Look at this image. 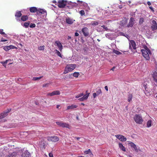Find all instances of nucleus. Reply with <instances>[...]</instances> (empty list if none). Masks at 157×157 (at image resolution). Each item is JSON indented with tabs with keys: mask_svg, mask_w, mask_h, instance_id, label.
<instances>
[{
	"mask_svg": "<svg viewBox=\"0 0 157 157\" xmlns=\"http://www.w3.org/2000/svg\"><path fill=\"white\" fill-rule=\"evenodd\" d=\"M31 13L36 12L37 14H39L40 13L43 14L44 16H46L47 15L46 11L43 9H37V8L35 7H31L29 9Z\"/></svg>",
	"mask_w": 157,
	"mask_h": 157,
	"instance_id": "f257e3e1",
	"label": "nucleus"
},
{
	"mask_svg": "<svg viewBox=\"0 0 157 157\" xmlns=\"http://www.w3.org/2000/svg\"><path fill=\"white\" fill-rule=\"evenodd\" d=\"M75 67L76 65L74 64H70L67 65L65 68L63 74H66L69 72L72 71Z\"/></svg>",
	"mask_w": 157,
	"mask_h": 157,
	"instance_id": "f03ea898",
	"label": "nucleus"
},
{
	"mask_svg": "<svg viewBox=\"0 0 157 157\" xmlns=\"http://www.w3.org/2000/svg\"><path fill=\"white\" fill-rule=\"evenodd\" d=\"M133 119L136 123L139 124H141L144 121L140 114H135L133 117Z\"/></svg>",
	"mask_w": 157,
	"mask_h": 157,
	"instance_id": "7ed1b4c3",
	"label": "nucleus"
},
{
	"mask_svg": "<svg viewBox=\"0 0 157 157\" xmlns=\"http://www.w3.org/2000/svg\"><path fill=\"white\" fill-rule=\"evenodd\" d=\"M142 55L146 59V60H149L150 59V57L149 54H151V53L150 51V52L148 50L147 51L144 50H141Z\"/></svg>",
	"mask_w": 157,
	"mask_h": 157,
	"instance_id": "20e7f679",
	"label": "nucleus"
},
{
	"mask_svg": "<svg viewBox=\"0 0 157 157\" xmlns=\"http://www.w3.org/2000/svg\"><path fill=\"white\" fill-rule=\"evenodd\" d=\"M56 123L58 126L63 128H66L69 129L70 128V126L69 124L63 122V121L56 122Z\"/></svg>",
	"mask_w": 157,
	"mask_h": 157,
	"instance_id": "39448f33",
	"label": "nucleus"
},
{
	"mask_svg": "<svg viewBox=\"0 0 157 157\" xmlns=\"http://www.w3.org/2000/svg\"><path fill=\"white\" fill-rule=\"evenodd\" d=\"M11 109H8L4 111L3 113L0 114V119H1L6 117L8 113L11 111Z\"/></svg>",
	"mask_w": 157,
	"mask_h": 157,
	"instance_id": "423d86ee",
	"label": "nucleus"
},
{
	"mask_svg": "<svg viewBox=\"0 0 157 157\" xmlns=\"http://www.w3.org/2000/svg\"><path fill=\"white\" fill-rule=\"evenodd\" d=\"M47 140L49 141L56 142L58 141L59 140V138L56 136H48L47 138Z\"/></svg>",
	"mask_w": 157,
	"mask_h": 157,
	"instance_id": "0eeeda50",
	"label": "nucleus"
},
{
	"mask_svg": "<svg viewBox=\"0 0 157 157\" xmlns=\"http://www.w3.org/2000/svg\"><path fill=\"white\" fill-rule=\"evenodd\" d=\"M58 6L60 8H64L67 4V2L63 0H60L58 1Z\"/></svg>",
	"mask_w": 157,
	"mask_h": 157,
	"instance_id": "6e6552de",
	"label": "nucleus"
},
{
	"mask_svg": "<svg viewBox=\"0 0 157 157\" xmlns=\"http://www.w3.org/2000/svg\"><path fill=\"white\" fill-rule=\"evenodd\" d=\"M129 48L131 50H132V46L134 49H136V44L135 41L133 40H131L129 41Z\"/></svg>",
	"mask_w": 157,
	"mask_h": 157,
	"instance_id": "1a4fd4ad",
	"label": "nucleus"
},
{
	"mask_svg": "<svg viewBox=\"0 0 157 157\" xmlns=\"http://www.w3.org/2000/svg\"><path fill=\"white\" fill-rule=\"evenodd\" d=\"M115 136L117 139H118L121 141H125L127 140L126 138L121 135H116Z\"/></svg>",
	"mask_w": 157,
	"mask_h": 157,
	"instance_id": "9d476101",
	"label": "nucleus"
},
{
	"mask_svg": "<svg viewBox=\"0 0 157 157\" xmlns=\"http://www.w3.org/2000/svg\"><path fill=\"white\" fill-rule=\"evenodd\" d=\"M86 94L84 95L83 97L81 98L78 99L80 101H83L87 99L89 96L90 93L88 92V91L86 90Z\"/></svg>",
	"mask_w": 157,
	"mask_h": 157,
	"instance_id": "9b49d317",
	"label": "nucleus"
},
{
	"mask_svg": "<svg viewBox=\"0 0 157 157\" xmlns=\"http://www.w3.org/2000/svg\"><path fill=\"white\" fill-rule=\"evenodd\" d=\"M82 32L85 36L86 37L89 35V29L87 28L86 27L82 28Z\"/></svg>",
	"mask_w": 157,
	"mask_h": 157,
	"instance_id": "f8f14e48",
	"label": "nucleus"
},
{
	"mask_svg": "<svg viewBox=\"0 0 157 157\" xmlns=\"http://www.w3.org/2000/svg\"><path fill=\"white\" fill-rule=\"evenodd\" d=\"M60 94L59 90H57L54 91L51 93H48L47 94L48 96H52L55 95H59Z\"/></svg>",
	"mask_w": 157,
	"mask_h": 157,
	"instance_id": "ddd939ff",
	"label": "nucleus"
},
{
	"mask_svg": "<svg viewBox=\"0 0 157 157\" xmlns=\"http://www.w3.org/2000/svg\"><path fill=\"white\" fill-rule=\"evenodd\" d=\"M151 28L152 30H156L157 29V23L155 20L152 21Z\"/></svg>",
	"mask_w": 157,
	"mask_h": 157,
	"instance_id": "4468645a",
	"label": "nucleus"
},
{
	"mask_svg": "<svg viewBox=\"0 0 157 157\" xmlns=\"http://www.w3.org/2000/svg\"><path fill=\"white\" fill-rule=\"evenodd\" d=\"M135 21L134 19L132 17L130 18L128 24L127 25V27H132L134 24V21Z\"/></svg>",
	"mask_w": 157,
	"mask_h": 157,
	"instance_id": "2eb2a0df",
	"label": "nucleus"
},
{
	"mask_svg": "<svg viewBox=\"0 0 157 157\" xmlns=\"http://www.w3.org/2000/svg\"><path fill=\"white\" fill-rule=\"evenodd\" d=\"M75 20L73 19L68 17L66 19V22L68 25H71L73 23Z\"/></svg>",
	"mask_w": 157,
	"mask_h": 157,
	"instance_id": "dca6fc26",
	"label": "nucleus"
},
{
	"mask_svg": "<svg viewBox=\"0 0 157 157\" xmlns=\"http://www.w3.org/2000/svg\"><path fill=\"white\" fill-rule=\"evenodd\" d=\"M55 43L56 44L60 51L61 52L63 49V46L61 43L59 41H56L55 42Z\"/></svg>",
	"mask_w": 157,
	"mask_h": 157,
	"instance_id": "f3484780",
	"label": "nucleus"
},
{
	"mask_svg": "<svg viewBox=\"0 0 157 157\" xmlns=\"http://www.w3.org/2000/svg\"><path fill=\"white\" fill-rule=\"evenodd\" d=\"M152 75L153 81L157 83V72L156 71L154 72Z\"/></svg>",
	"mask_w": 157,
	"mask_h": 157,
	"instance_id": "a211bd4d",
	"label": "nucleus"
},
{
	"mask_svg": "<svg viewBox=\"0 0 157 157\" xmlns=\"http://www.w3.org/2000/svg\"><path fill=\"white\" fill-rule=\"evenodd\" d=\"M30 153L27 150L25 151L21 155L22 157H29Z\"/></svg>",
	"mask_w": 157,
	"mask_h": 157,
	"instance_id": "6ab92c4d",
	"label": "nucleus"
},
{
	"mask_svg": "<svg viewBox=\"0 0 157 157\" xmlns=\"http://www.w3.org/2000/svg\"><path fill=\"white\" fill-rule=\"evenodd\" d=\"M78 107V106L75 105H71L68 106L67 107V110L69 109H73Z\"/></svg>",
	"mask_w": 157,
	"mask_h": 157,
	"instance_id": "aec40b11",
	"label": "nucleus"
},
{
	"mask_svg": "<svg viewBox=\"0 0 157 157\" xmlns=\"http://www.w3.org/2000/svg\"><path fill=\"white\" fill-rule=\"evenodd\" d=\"M145 93L147 96H149L151 95L152 92L150 89L147 88V90H145Z\"/></svg>",
	"mask_w": 157,
	"mask_h": 157,
	"instance_id": "412c9836",
	"label": "nucleus"
},
{
	"mask_svg": "<svg viewBox=\"0 0 157 157\" xmlns=\"http://www.w3.org/2000/svg\"><path fill=\"white\" fill-rule=\"evenodd\" d=\"M130 144L131 146L136 151L138 152V150H137V147L136 145L133 142H130Z\"/></svg>",
	"mask_w": 157,
	"mask_h": 157,
	"instance_id": "4be33fe9",
	"label": "nucleus"
},
{
	"mask_svg": "<svg viewBox=\"0 0 157 157\" xmlns=\"http://www.w3.org/2000/svg\"><path fill=\"white\" fill-rule=\"evenodd\" d=\"M119 148L123 151H125L126 149L123 144L120 143H119Z\"/></svg>",
	"mask_w": 157,
	"mask_h": 157,
	"instance_id": "5701e85b",
	"label": "nucleus"
},
{
	"mask_svg": "<svg viewBox=\"0 0 157 157\" xmlns=\"http://www.w3.org/2000/svg\"><path fill=\"white\" fill-rule=\"evenodd\" d=\"M21 19L22 21H25L28 19V17L27 15H23L21 17Z\"/></svg>",
	"mask_w": 157,
	"mask_h": 157,
	"instance_id": "b1692460",
	"label": "nucleus"
},
{
	"mask_svg": "<svg viewBox=\"0 0 157 157\" xmlns=\"http://www.w3.org/2000/svg\"><path fill=\"white\" fill-rule=\"evenodd\" d=\"M22 14L21 12L20 11H18L15 14V16L17 18L20 17H21Z\"/></svg>",
	"mask_w": 157,
	"mask_h": 157,
	"instance_id": "393cba45",
	"label": "nucleus"
},
{
	"mask_svg": "<svg viewBox=\"0 0 157 157\" xmlns=\"http://www.w3.org/2000/svg\"><path fill=\"white\" fill-rule=\"evenodd\" d=\"M96 93H97V96L102 93L100 87L97 88Z\"/></svg>",
	"mask_w": 157,
	"mask_h": 157,
	"instance_id": "a878e982",
	"label": "nucleus"
},
{
	"mask_svg": "<svg viewBox=\"0 0 157 157\" xmlns=\"http://www.w3.org/2000/svg\"><path fill=\"white\" fill-rule=\"evenodd\" d=\"M132 94H129L128 95V101L130 102L132 100Z\"/></svg>",
	"mask_w": 157,
	"mask_h": 157,
	"instance_id": "bb28decb",
	"label": "nucleus"
},
{
	"mask_svg": "<svg viewBox=\"0 0 157 157\" xmlns=\"http://www.w3.org/2000/svg\"><path fill=\"white\" fill-rule=\"evenodd\" d=\"M147 127L148 128L150 127L151 126V120H149L147 121Z\"/></svg>",
	"mask_w": 157,
	"mask_h": 157,
	"instance_id": "cd10ccee",
	"label": "nucleus"
},
{
	"mask_svg": "<svg viewBox=\"0 0 157 157\" xmlns=\"http://www.w3.org/2000/svg\"><path fill=\"white\" fill-rule=\"evenodd\" d=\"M30 23V22L29 21L28 22H25L24 23V26L25 28H27L29 27V25Z\"/></svg>",
	"mask_w": 157,
	"mask_h": 157,
	"instance_id": "c85d7f7f",
	"label": "nucleus"
},
{
	"mask_svg": "<svg viewBox=\"0 0 157 157\" xmlns=\"http://www.w3.org/2000/svg\"><path fill=\"white\" fill-rule=\"evenodd\" d=\"M43 76H40L39 77H34L33 78L32 80L33 81H36L42 78Z\"/></svg>",
	"mask_w": 157,
	"mask_h": 157,
	"instance_id": "c756f323",
	"label": "nucleus"
},
{
	"mask_svg": "<svg viewBox=\"0 0 157 157\" xmlns=\"http://www.w3.org/2000/svg\"><path fill=\"white\" fill-rule=\"evenodd\" d=\"M113 52L115 54L117 55L121 54H122L120 52L115 50H113Z\"/></svg>",
	"mask_w": 157,
	"mask_h": 157,
	"instance_id": "7c9ffc66",
	"label": "nucleus"
},
{
	"mask_svg": "<svg viewBox=\"0 0 157 157\" xmlns=\"http://www.w3.org/2000/svg\"><path fill=\"white\" fill-rule=\"evenodd\" d=\"M143 48H144V49H142L141 50H146L147 51L148 50L150 52V49L148 48L147 47V46H146L145 45H144L143 46Z\"/></svg>",
	"mask_w": 157,
	"mask_h": 157,
	"instance_id": "2f4dec72",
	"label": "nucleus"
},
{
	"mask_svg": "<svg viewBox=\"0 0 157 157\" xmlns=\"http://www.w3.org/2000/svg\"><path fill=\"white\" fill-rule=\"evenodd\" d=\"M79 75V74L78 72H75L73 73V76L77 78Z\"/></svg>",
	"mask_w": 157,
	"mask_h": 157,
	"instance_id": "473e14b6",
	"label": "nucleus"
},
{
	"mask_svg": "<svg viewBox=\"0 0 157 157\" xmlns=\"http://www.w3.org/2000/svg\"><path fill=\"white\" fill-rule=\"evenodd\" d=\"M98 24V22L97 21L92 22L91 25H97Z\"/></svg>",
	"mask_w": 157,
	"mask_h": 157,
	"instance_id": "72a5a7b5",
	"label": "nucleus"
},
{
	"mask_svg": "<svg viewBox=\"0 0 157 157\" xmlns=\"http://www.w3.org/2000/svg\"><path fill=\"white\" fill-rule=\"evenodd\" d=\"M144 22V19L143 18H140L139 20V23L140 24H142Z\"/></svg>",
	"mask_w": 157,
	"mask_h": 157,
	"instance_id": "f704fd0d",
	"label": "nucleus"
},
{
	"mask_svg": "<svg viewBox=\"0 0 157 157\" xmlns=\"http://www.w3.org/2000/svg\"><path fill=\"white\" fill-rule=\"evenodd\" d=\"M56 53L57 54V55L59 56L62 58L61 55L60 53V52L57 50H56Z\"/></svg>",
	"mask_w": 157,
	"mask_h": 157,
	"instance_id": "c9c22d12",
	"label": "nucleus"
},
{
	"mask_svg": "<svg viewBox=\"0 0 157 157\" xmlns=\"http://www.w3.org/2000/svg\"><path fill=\"white\" fill-rule=\"evenodd\" d=\"M17 153L15 152H13L11 154L12 157H16L17 155Z\"/></svg>",
	"mask_w": 157,
	"mask_h": 157,
	"instance_id": "e433bc0d",
	"label": "nucleus"
},
{
	"mask_svg": "<svg viewBox=\"0 0 157 157\" xmlns=\"http://www.w3.org/2000/svg\"><path fill=\"white\" fill-rule=\"evenodd\" d=\"M38 49L39 50H44V46H40L38 47Z\"/></svg>",
	"mask_w": 157,
	"mask_h": 157,
	"instance_id": "4c0bfd02",
	"label": "nucleus"
},
{
	"mask_svg": "<svg viewBox=\"0 0 157 157\" xmlns=\"http://www.w3.org/2000/svg\"><path fill=\"white\" fill-rule=\"evenodd\" d=\"M8 49H9V50L10 49H14L15 48V47L12 45H10L9 46H8Z\"/></svg>",
	"mask_w": 157,
	"mask_h": 157,
	"instance_id": "58836bf2",
	"label": "nucleus"
},
{
	"mask_svg": "<svg viewBox=\"0 0 157 157\" xmlns=\"http://www.w3.org/2000/svg\"><path fill=\"white\" fill-rule=\"evenodd\" d=\"M79 13L81 16L85 15V11L83 10H81L80 11Z\"/></svg>",
	"mask_w": 157,
	"mask_h": 157,
	"instance_id": "ea45409f",
	"label": "nucleus"
},
{
	"mask_svg": "<svg viewBox=\"0 0 157 157\" xmlns=\"http://www.w3.org/2000/svg\"><path fill=\"white\" fill-rule=\"evenodd\" d=\"M0 34L2 35H5L4 36H6V34L4 32H3V29H0Z\"/></svg>",
	"mask_w": 157,
	"mask_h": 157,
	"instance_id": "a19ab883",
	"label": "nucleus"
},
{
	"mask_svg": "<svg viewBox=\"0 0 157 157\" xmlns=\"http://www.w3.org/2000/svg\"><path fill=\"white\" fill-rule=\"evenodd\" d=\"M49 85H50L49 83H47L44 84L42 85V87H48L49 86Z\"/></svg>",
	"mask_w": 157,
	"mask_h": 157,
	"instance_id": "79ce46f5",
	"label": "nucleus"
},
{
	"mask_svg": "<svg viewBox=\"0 0 157 157\" xmlns=\"http://www.w3.org/2000/svg\"><path fill=\"white\" fill-rule=\"evenodd\" d=\"M83 95H84V94L83 93H81V94H78V95H77L76 96L75 98H78L80 97H82V96H83Z\"/></svg>",
	"mask_w": 157,
	"mask_h": 157,
	"instance_id": "37998d69",
	"label": "nucleus"
},
{
	"mask_svg": "<svg viewBox=\"0 0 157 157\" xmlns=\"http://www.w3.org/2000/svg\"><path fill=\"white\" fill-rule=\"evenodd\" d=\"M90 152L91 153V151L90 149H89L88 150L85 151H84V153L86 154H88Z\"/></svg>",
	"mask_w": 157,
	"mask_h": 157,
	"instance_id": "c03bdc74",
	"label": "nucleus"
},
{
	"mask_svg": "<svg viewBox=\"0 0 157 157\" xmlns=\"http://www.w3.org/2000/svg\"><path fill=\"white\" fill-rule=\"evenodd\" d=\"M29 26L30 28H34L36 26V25L34 23H31Z\"/></svg>",
	"mask_w": 157,
	"mask_h": 157,
	"instance_id": "a18cd8bd",
	"label": "nucleus"
},
{
	"mask_svg": "<svg viewBox=\"0 0 157 157\" xmlns=\"http://www.w3.org/2000/svg\"><path fill=\"white\" fill-rule=\"evenodd\" d=\"M3 49L6 51H7L9 50L8 46H5L3 47Z\"/></svg>",
	"mask_w": 157,
	"mask_h": 157,
	"instance_id": "49530a36",
	"label": "nucleus"
},
{
	"mask_svg": "<svg viewBox=\"0 0 157 157\" xmlns=\"http://www.w3.org/2000/svg\"><path fill=\"white\" fill-rule=\"evenodd\" d=\"M104 29H105V30L107 31L108 30L107 27L105 26V25H103L101 26Z\"/></svg>",
	"mask_w": 157,
	"mask_h": 157,
	"instance_id": "de8ad7c7",
	"label": "nucleus"
},
{
	"mask_svg": "<svg viewBox=\"0 0 157 157\" xmlns=\"http://www.w3.org/2000/svg\"><path fill=\"white\" fill-rule=\"evenodd\" d=\"M71 5L73 6H77L78 5V4L76 3H71Z\"/></svg>",
	"mask_w": 157,
	"mask_h": 157,
	"instance_id": "09e8293b",
	"label": "nucleus"
},
{
	"mask_svg": "<svg viewBox=\"0 0 157 157\" xmlns=\"http://www.w3.org/2000/svg\"><path fill=\"white\" fill-rule=\"evenodd\" d=\"M10 61H11V59H10ZM9 61V60H6L5 61V62H2V64H3V65H4V64H7V63L8 62V61Z\"/></svg>",
	"mask_w": 157,
	"mask_h": 157,
	"instance_id": "8fccbe9b",
	"label": "nucleus"
},
{
	"mask_svg": "<svg viewBox=\"0 0 157 157\" xmlns=\"http://www.w3.org/2000/svg\"><path fill=\"white\" fill-rule=\"evenodd\" d=\"M97 96V93H94L93 94V96L94 98H96V96Z\"/></svg>",
	"mask_w": 157,
	"mask_h": 157,
	"instance_id": "3c124183",
	"label": "nucleus"
},
{
	"mask_svg": "<svg viewBox=\"0 0 157 157\" xmlns=\"http://www.w3.org/2000/svg\"><path fill=\"white\" fill-rule=\"evenodd\" d=\"M7 41V40L4 39L3 38H2L1 40V42H5Z\"/></svg>",
	"mask_w": 157,
	"mask_h": 157,
	"instance_id": "603ef678",
	"label": "nucleus"
},
{
	"mask_svg": "<svg viewBox=\"0 0 157 157\" xmlns=\"http://www.w3.org/2000/svg\"><path fill=\"white\" fill-rule=\"evenodd\" d=\"M49 157H53V155L52 153H49Z\"/></svg>",
	"mask_w": 157,
	"mask_h": 157,
	"instance_id": "864d4df0",
	"label": "nucleus"
},
{
	"mask_svg": "<svg viewBox=\"0 0 157 157\" xmlns=\"http://www.w3.org/2000/svg\"><path fill=\"white\" fill-rule=\"evenodd\" d=\"M143 86H144V87L145 89V90H147V87L146 86V85H145V84H144L143 85Z\"/></svg>",
	"mask_w": 157,
	"mask_h": 157,
	"instance_id": "5fc2aeb1",
	"label": "nucleus"
},
{
	"mask_svg": "<svg viewBox=\"0 0 157 157\" xmlns=\"http://www.w3.org/2000/svg\"><path fill=\"white\" fill-rule=\"evenodd\" d=\"M149 8L151 9V10L152 11H153V12L154 11V10H153V8L152 7H151V6H149Z\"/></svg>",
	"mask_w": 157,
	"mask_h": 157,
	"instance_id": "6e6d98bb",
	"label": "nucleus"
},
{
	"mask_svg": "<svg viewBox=\"0 0 157 157\" xmlns=\"http://www.w3.org/2000/svg\"><path fill=\"white\" fill-rule=\"evenodd\" d=\"M105 90L107 91H108V87H107V86H105Z\"/></svg>",
	"mask_w": 157,
	"mask_h": 157,
	"instance_id": "4d7b16f0",
	"label": "nucleus"
},
{
	"mask_svg": "<svg viewBox=\"0 0 157 157\" xmlns=\"http://www.w3.org/2000/svg\"><path fill=\"white\" fill-rule=\"evenodd\" d=\"M75 36H79V34L78 33H75Z\"/></svg>",
	"mask_w": 157,
	"mask_h": 157,
	"instance_id": "13d9d810",
	"label": "nucleus"
},
{
	"mask_svg": "<svg viewBox=\"0 0 157 157\" xmlns=\"http://www.w3.org/2000/svg\"><path fill=\"white\" fill-rule=\"evenodd\" d=\"M147 4L148 6H150L151 5V3L150 2H147Z\"/></svg>",
	"mask_w": 157,
	"mask_h": 157,
	"instance_id": "bf43d9fd",
	"label": "nucleus"
},
{
	"mask_svg": "<svg viewBox=\"0 0 157 157\" xmlns=\"http://www.w3.org/2000/svg\"><path fill=\"white\" fill-rule=\"evenodd\" d=\"M115 67H113V68H112L110 70H112V71H114V69L115 68Z\"/></svg>",
	"mask_w": 157,
	"mask_h": 157,
	"instance_id": "052dcab7",
	"label": "nucleus"
},
{
	"mask_svg": "<svg viewBox=\"0 0 157 157\" xmlns=\"http://www.w3.org/2000/svg\"><path fill=\"white\" fill-rule=\"evenodd\" d=\"M75 138H76L78 140H79L81 138L79 137H75Z\"/></svg>",
	"mask_w": 157,
	"mask_h": 157,
	"instance_id": "680f3d73",
	"label": "nucleus"
},
{
	"mask_svg": "<svg viewBox=\"0 0 157 157\" xmlns=\"http://www.w3.org/2000/svg\"><path fill=\"white\" fill-rule=\"evenodd\" d=\"M6 157H12V156H11V154H10L8 155H7Z\"/></svg>",
	"mask_w": 157,
	"mask_h": 157,
	"instance_id": "e2e57ef3",
	"label": "nucleus"
},
{
	"mask_svg": "<svg viewBox=\"0 0 157 157\" xmlns=\"http://www.w3.org/2000/svg\"><path fill=\"white\" fill-rule=\"evenodd\" d=\"M71 37L70 36H68L67 37V39L69 40L71 39Z\"/></svg>",
	"mask_w": 157,
	"mask_h": 157,
	"instance_id": "0e129e2a",
	"label": "nucleus"
},
{
	"mask_svg": "<svg viewBox=\"0 0 157 157\" xmlns=\"http://www.w3.org/2000/svg\"><path fill=\"white\" fill-rule=\"evenodd\" d=\"M60 107V105H57L56 106V108H57V109H59V107Z\"/></svg>",
	"mask_w": 157,
	"mask_h": 157,
	"instance_id": "69168bd1",
	"label": "nucleus"
},
{
	"mask_svg": "<svg viewBox=\"0 0 157 157\" xmlns=\"http://www.w3.org/2000/svg\"><path fill=\"white\" fill-rule=\"evenodd\" d=\"M52 2L54 3H56V2L55 0H54Z\"/></svg>",
	"mask_w": 157,
	"mask_h": 157,
	"instance_id": "338daca9",
	"label": "nucleus"
},
{
	"mask_svg": "<svg viewBox=\"0 0 157 157\" xmlns=\"http://www.w3.org/2000/svg\"><path fill=\"white\" fill-rule=\"evenodd\" d=\"M128 157H132L131 156V155H129L128 156Z\"/></svg>",
	"mask_w": 157,
	"mask_h": 157,
	"instance_id": "774afa93",
	"label": "nucleus"
}]
</instances>
